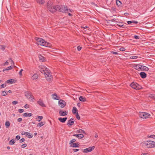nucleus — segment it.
Instances as JSON below:
<instances>
[{
  "label": "nucleus",
  "mask_w": 155,
  "mask_h": 155,
  "mask_svg": "<svg viewBox=\"0 0 155 155\" xmlns=\"http://www.w3.org/2000/svg\"><path fill=\"white\" fill-rule=\"evenodd\" d=\"M39 68L41 73L44 74L45 77L48 81H49L52 78V76L48 68L44 66H41L39 67Z\"/></svg>",
  "instance_id": "1"
},
{
  "label": "nucleus",
  "mask_w": 155,
  "mask_h": 155,
  "mask_svg": "<svg viewBox=\"0 0 155 155\" xmlns=\"http://www.w3.org/2000/svg\"><path fill=\"white\" fill-rule=\"evenodd\" d=\"M51 3V1H49L47 3V8L48 11L53 13L57 11V5L54 6Z\"/></svg>",
  "instance_id": "2"
},
{
  "label": "nucleus",
  "mask_w": 155,
  "mask_h": 155,
  "mask_svg": "<svg viewBox=\"0 0 155 155\" xmlns=\"http://www.w3.org/2000/svg\"><path fill=\"white\" fill-rule=\"evenodd\" d=\"M143 145L148 148H152L155 147V142L151 140H147L143 142Z\"/></svg>",
  "instance_id": "3"
},
{
  "label": "nucleus",
  "mask_w": 155,
  "mask_h": 155,
  "mask_svg": "<svg viewBox=\"0 0 155 155\" xmlns=\"http://www.w3.org/2000/svg\"><path fill=\"white\" fill-rule=\"evenodd\" d=\"M35 39L37 41V44L38 45L44 46H47L48 45V43L42 38H36Z\"/></svg>",
  "instance_id": "4"
},
{
  "label": "nucleus",
  "mask_w": 155,
  "mask_h": 155,
  "mask_svg": "<svg viewBox=\"0 0 155 155\" xmlns=\"http://www.w3.org/2000/svg\"><path fill=\"white\" fill-rule=\"evenodd\" d=\"M134 68L138 71H147L149 70V68L143 65H140L139 64H136L134 65Z\"/></svg>",
  "instance_id": "5"
},
{
  "label": "nucleus",
  "mask_w": 155,
  "mask_h": 155,
  "mask_svg": "<svg viewBox=\"0 0 155 155\" xmlns=\"http://www.w3.org/2000/svg\"><path fill=\"white\" fill-rule=\"evenodd\" d=\"M57 11L63 13H67L68 11L67 6L62 5H57Z\"/></svg>",
  "instance_id": "6"
},
{
  "label": "nucleus",
  "mask_w": 155,
  "mask_h": 155,
  "mask_svg": "<svg viewBox=\"0 0 155 155\" xmlns=\"http://www.w3.org/2000/svg\"><path fill=\"white\" fill-rule=\"evenodd\" d=\"M139 115L140 117L143 119L149 118L150 116L149 114L144 112H140Z\"/></svg>",
  "instance_id": "7"
},
{
  "label": "nucleus",
  "mask_w": 155,
  "mask_h": 155,
  "mask_svg": "<svg viewBox=\"0 0 155 155\" xmlns=\"http://www.w3.org/2000/svg\"><path fill=\"white\" fill-rule=\"evenodd\" d=\"M130 86L136 90H139L141 88L140 85L136 82H133L130 84Z\"/></svg>",
  "instance_id": "8"
},
{
  "label": "nucleus",
  "mask_w": 155,
  "mask_h": 155,
  "mask_svg": "<svg viewBox=\"0 0 155 155\" xmlns=\"http://www.w3.org/2000/svg\"><path fill=\"white\" fill-rule=\"evenodd\" d=\"M25 96L28 99H30V101H33L35 100L34 96L31 94V93L30 92H27L25 93Z\"/></svg>",
  "instance_id": "9"
},
{
  "label": "nucleus",
  "mask_w": 155,
  "mask_h": 155,
  "mask_svg": "<svg viewBox=\"0 0 155 155\" xmlns=\"http://www.w3.org/2000/svg\"><path fill=\"white\" fill-rule=\"evenodd\" d=\"M58 104L59 106L61 108L64 107L66 105V102L61 99L60 100L58 101Z\"/></svg>",
  "instance_id": "10"
},
{
  "label": "nucleus",
  "mask_w": 155,
  "mask_h": 155,
  "mask_svg": "<svg viewBox=\"0 0 155 155\" xmlns=\"http://www.w3.org/2000/svg\"><path fill=\"white\" fill-rule=\"evenodd\" d=\"M95 148L94 146L89 147L88 148L84 149L83 150V152L84 153H87L89 152H91Z\"/></svg>",
  "instance_id": "11"
},
{
  "label": "nucleus",
  "mask_w": 155,
  "mask_h": 155,
  "mask_svg": "<svg viewBox=\"0 0 155 155\" xmlns=\"http://www.w3.org/2000/svg\"><path fill=\"white\" fill-rule=\"evenodd\" d=\"M37 103L40 106L42 107H46V105L45 104L44 101L41 99H40L37 102Z\"/></svg>",
  "instance_id": "12"
},
{
  "label": "nucleus",
  "mask_w": 155,
  "mask_h": 155,
  "mask_svg": "<svg viewBox=\"0 0 155 155\" xmlns=\"http://www.w3.org/2000/svg\"><path fill=\"white\" fill-rule=\"evenodd\" d=\"M68 111H64L61 110L59 111V114L61 116H65L68 114Z\"/></svg>",
  "instance_id": "13"
},
{
  "label": "nucleus",
  "mask_w": 155,
  "mask_h": 155,
  "mask_svg": "<svg viewBox=\"0 0 155 155\" xmlns=\"http://www.w3.org/2000/svg\"><path fill=\"white\" fill-rule=\"evenodd\" d=\"M74 119L71 118L68 121V123L67 124V125L68 126H71L74 124Z\"/></svg>",
  "instance_id": "14"
},
{
  "label": "nucleus",
  "mask_w": 155,
  "mask_h": 155,
  "mask_svg": "<svg viewBox=\"0 0 155 155\" xmlns=\"http://www.w3.org/2000/svg\"><path fill=\"white\" fill-rule=\"evenodd\" d=\"M73 136L76 137L79 139H81L84 137V135L82 134H75L73 135Z\"/></svg>",
  "instance_id": "15"
},
{
  "label": "nucleus",
  "mask_w": 155,
  "mask_h": 155,
  "mask_svg": "<svg viewBox=\"0 0 155 155\" xmlns=\"http://www.w3.org/2000/svg\"><path fill=\"white\" fill-rule=\"evenodd\" d=\"M38 58H39V60L41 62H44L46 61L45 58L41 54L38 55Z\"/></svg>",
  "instance_id": "16"
},
{
  "label": "nucleus",
  "mask_w": 155,
  "mask_h": 155,
  "mask_svg": "<svg viewBox=\"0 0 155 155\" xmlns=\"http://www.w3.org/2000/svg\"><path fill=\"white\" fill-rule=\"evenodd\" d=\"M53 98L54 100H59L60 99V97L57 96L56 94H52Z\"/></svg>",
  "instance_id": "17"
},
{
  "label": "nucleus",
  "mask_w": 155,
  "mask_h": 155,
  "mask_svg": "<svg viewBox=\"0 0 155 155\" xmlns=\"http://www.w3.org/2000/svg\"><path fill=\"white\" fill-rule=\"evenodd\" d=\"M67 118L66 117L62 118L61 117H59L58 118V120L61 123H64L66 120Z\"/></svg>",
  "instance_id": "18"
},
{
  "label": "nucleus",
  "mask_w": 155,
  "mask_h": 155,
  "mask_svg": "<svg viewBox=\"0 0 155 155\" xmlns=\"http://www.w3.org/2000/svg\"><path fill=\"white\" fill-rule=\"evenodd\" d=\"M140 75L142 78H144L147 77V74L144 72H141L140 73Z\"/></svg>",
  "instance_id": "19"
},
{
  "label": "nucleus",
  "mask_w": 155,
  "mask_h": 155,
  "mask_svg": "<svg viewBox=\"0 0 155 155\" xmlns=\"http://www.w3.org/2000/svg\"><path fill=\"white\" fill-rule=\"evenodd\" d=\"M71 146L73 147H79V143H73Z\"/></svg>",
  "instance_id": "20"
},
{
  "label": "nucleus",
  "mask_w": 155,
  "mask_h": 155,
  "mask_svg": "<svg viewBox=\"0 0 155 155\" xmlns=\"http://www.w3.org/2000/svg\"><path fill=\"white\" fill-rule=\"evenodd\" d=\"M32 113H25L23 114V116L24 117H30L32 115Z\"/></svg>",
  "instance_id": "21"
},
{
  "label": "nucleus",
  "mask_w": 155,
  "mask_h": 155,
  "mask_svg": "<svg viewBox=\"0 0 155 155\" xmlns=\"http://www.w3.org/2000/svg\"><path fill=\"white\" fill-rule=\"evenodd\" d=\"M79 100L82 102L86 101V98L82 96H80L79 98Z\"/></svg>",
  "instance_id": "22"
},
{
  "label": "nucleus",
  "mask_w": 155,
  "mask_h": 155,
  "mask_svg": "<svg viewBox=\"0 0 155 155\" xmlns=\"http://www.w3.org/2000/svg\"><path fill=\"white\" fill-rule=\"evenodd\" d=\"M38 75L36 74H35L32 76L31 79L34 80L37 79L38 78Z\"/></svg>",
  "instance_id": "23"
},
{
  "label": "nucleus",
  "mask_w": 155,
  "mask_h": 155,
  "mask_svg": "<svg viewBox=\"0 0 155 155\" xmlns=\"http://www.w3.org/2000/svg\"><path fill=\"white\" fill-rule=\"evenodd\" d=\"M38 3L41 4H43L45 3V0H35Z\"/></svg>",
  "instance_id": "24"
},
{
  "label": "nucleus",
  "mask_w": 155,
  "mask_h": 155,
  "mask_svg": "<svg viewBox=\"0 0 155 155\" xmlns=\"http://www.w3.org/2000/svg\"><path fill=\"white\" fill-rule=\"evenodd\" d=\"M78 112V110L75 107H74L72 109V113L73 114H75Z\"/></svg>",
  "instance_id": "25"
},
{
  "label": "nucleus",
  "mask_w": 155,
  "mask_h": 155,
  "mask_svg": "<svg viewBox=\"0 0 155 155\" xmlns=\"http://www.w3.org/2000/svg\"><path fill=\"white\" fill-rule=\"evenodd\" d=\"M8 94V92L6 91H4L1 92V94L2 96H5Z\"/></svg>",
  "instance_id": "26"
},
{
  "label": "nucleus",
  "mask_w": 155,
  "mask_h": 155,
  "mask_svg": "<svg viewBox=\"0 0 155 155\" xmlns=\"http://www.w3.org/2000/svg\"><path fill=\"white\" fill-rule=\"evenodd\" d=\"M45 122H40L39 123H38V125H37V127L39 126V127H41V126H43L45 124Z\"/></svg>",
  "instance_id": "27"
},
{
  "label": "nucleus",
  "mask_w": 155,
  "mask_h": 155,
  "mask_svg": "<svg viewBox=\"0 0 155 155\" xmlns=\"http://www.w3.org/2000/svg\"><path fill=\"white\" fill-rule=\"evenodd\" d=\"M43 118V117L42 116H38L36 118V119L37 121L40 122V121Z\"/></svg>",
  "instance_id": "28"
},
{
  "label": "nucleus",
  "mask_w": 155,
  "mask_h": 155,
  "mask_svg": "<svg viewBox=\"0 0 155 155\" xmlns=\"http://www.w3.org/2000/svg\"><path fill=\"white\" fill-rule=\"evenodd\" d=\"M14 80L13 79H11L9 80H8L7 81H5V83H8V84H12L14 82L13 81V80Z\"/></svg>",
  "instance_id": "29"
},
{
  "label": "nucleus",
  "mask_w": 155,
  "mask_h": 155,
  "mask_svg": "<svg viewBox=\"0 0 155 155\" xmlns=\"http://www.w3.org/2000/svg\"><path fill=\"white\" fill-rule=\"evenodd\" d=\"M13 68V67L12 66H10L9 67H7L6 68L4 69L3 70V71H8L9 70H12Z\"/></svg>",
  "instance_id": "30"
},
{
  "label": "nucleus",
  "mask_w": 155,
  "mask_h": 155,
  "mask_svg": "<svg viewBox=\"0 0 155 155\" xmlns=\"http://www.w3.org/2000/svg\"><path fill=\"white\" fill-rule=\"evenodd\" d=\"M77 132L80 133H84L86 134L85 131L81 129H80L77 131Z\"/></svg>",
  "instance_id": "31"
},
{
  "label": "nucleus",
  "mask_w": 155,
  "mask_h": 155,
  "mask_svg": "<svg viewBox=\"0 0 155 155\" xmlns=\"http://www.w3.org/2000/svg\"><path fill=\"white\" fill-rule=\"evenodd\" d=\"M10 122L8 121H6L5 123V126L6 128H8L10 126Z\"/></svg>",
  "instance_id": "32"
},
{
  "label": "nucleus",
  "mask_w": 155,
  "mask_h": 155,
  "mask_svg": "<svg viewBox=\"0 0 155 155\" xmlns=\"http://www.w3.org/2000/svg\"><path fill=\"white\" fill-rule=\"evenodd\" d=\"M118 23V24H117V25L120 28H124L123 26L124 25V24L120 22H117Z\"/></svg>",
  "instance_id": "33"
},
{
  "label": "nucleus",
  "mask_w": 155,
  "mask_h": 155,
  "mask_svg": "<svg viewBox=\"0 0 155 155\" xmlns=\"http://www.w3.org/2000/svg\"><path fill=\"white\" fill-rule=\"evenodd\" d=\"M15 143V140L13 139L11 140L9 143L10 145H12L13 144Z\"/></svg>",
  "instance_id": "34"
},
{
  "label": "nucleus",
  "mask_w": 155,
  "mask_h": 155,
  "mask_svg": "<svg viewBox=\"0 0 155 155\" xmlns=\"http://www.w3.org/2000/svg\"><path fill=\"white\" fill-rule=\"evenodd\" d=\"M148 138H151L153 139H155V135H154L153 134L150 135H147V136Z\"/></svg>",
  "instance_id": "35"
},
{
  "label": "nucleus",
  "mask_w": 155,
  "mask_h": 155,
  "mask_svg": "<svg viewBox=\"0 0 155 155\" xmlns=\"http://www.w3.org/2000/svg\"><path fill=\"white\" fill-rule=\"evenodd\" d=\"M76 114V117L77 118V119H78V120H80V117L79 116V114L78 113V112H77V113H76V114Z\"/></svg>",
  "instance_id": "36"
},
{
  "label": "nucleus",
  "mask_w": 155,
  "mask_h": 155,
  "mask_svg": "<svg viewBox=\"0 0 155 155\" xmlns=\"http://www.w3.org/2000/svg\"><path fill=\"white\" fill-rule=\"evenodd\" d=\"M149 97L153 99H154L155 97V94H150Z\"/></svg>",
  "instance_id": "37"
},
{
  "label": "nucleus",
  "mask_w": 155,
  "mask_h": 155,
  "mask_svg": "<svg viewBox=\"0 0 155 155\" xmlns=\"http://www.w3.org/2000/svg\"><path fill=\"white\" fill-rule=\"evenodd\" d=\"M116 2L117 5L118 6H120L121 4V2L119 0H117Z\"/></svg>",
  "instance_id": "38"
},
{
  "label": "nucleus",
  "mask_w": 155,
  "mask_h": 155,
  "mask_svg": "<svg viewBox=\"0 0 155 155\" xmlns=\"http://www.w3.org/2000/svg\"><path fill=\"white\" fill-rule=\"evenodd\" d=\"M6 85L5 84H2L0 86V88H2L6 87Z\"/></svg>",
  "instance_id": "39"
},
{
  "label": "nucleus",
  "mask_w": 155,
  "mask_h": 155,
  "mask_svg": "<svg viewBox=\"0 0 155 155\" xmlns=\"http://www.w3.org/2000/svg\"><path fill=\"white\" fill-rule=\"evenodd\" d=\"M0 46L1 47V49H2V50L4 51L5 48V47L4 45H0Z\"/></svg>",
  "instance_id": "40"
},
{
  "label": "nucleus",
  "mask_w": 155,
  "mask_h": 155,
  "mask_svg": "<svg viewBox=\"0 0 155 155\" xmlns=\"http://www.w3.org/2000/svg\"><path fill=\"white\" fill-rule=\"evenodd\" d=\"M76 141V140L75 139H72L70 141V144L71 143L72 144L74 142Z\"/></svg>",
  "instance_id": "41"
},
{
  "label": "nucleus",
  "mask_w": 155,
  "mask_h": 155,
  "mask_svg": "<svg viewBox=\"0 0 155 155\" xmlns=\"http://www.w3.org/2000/svg\"><path fill=\"white\" fill-rule=\"evenodd\" d=\"M23 71V69H21L20 70V71L19 72V74L21 76H22V72Z\"/></svg>",
  "instance_id": "42"
},
{
  "label": "nucleus",
  "mask_w": 155,
  "mask_h": 155,
  "mask_svg": "<svg viewBox=\"0 0 155 155\" xmlns=\"http://www.w3.org/2000/svg\"><path fill=\"white\" fill-rule=\"evenodd\" d=\"M27 146V144L26 143H25L22 145L21 146V148H24L26 147Z\"/></svg>",
  "instance_id": "43"
},
{
  "label": "nucleus",
  "mask_w": 155,
  "mask_h": 155,
  "mask_svg": "<svg viewBox=\"0 0 155 155\" xmlns=\"http://www.w3.org/2000/svg\"><path fill=\"white\" fill-rule=\"evenodd\" d=\"M27 137L29 138H31L33 137V135L29 133V134L27 135Z\"/></svg>",
  "instance_id": "44"
},
{
  "label": "nucleus",
  "mask_w": 155,
  "mask_h": 155,
  "mask_svg": "<svg viewBox=\"0 0 155 155\" xmlns=\"http://www.w3.org/2000/svg\"><path fill=\"white\" fill-rule=\"evenodd\" d=\"M138 58V57L137 56H131L130 57V59H137Z\"/></svg>",
  "instance_id": "45"
},
{
  "label": "nucleus",
  "mask_w": 155,
  "mask_h": 155,
  "mask_svg": "<svg viewBox=\"0 0 155 155\" xmlns=\"http://www.w3.org/2000/svg\"><path fill=\"white\" fill-rule=\"evenodd\" d=\"M126 49L124 48L121 47L119 49V50L121 51H124Z\"/></svg>",
  "instance_id": "46"
},
{
  "label": "nucleus",
  "mask_w": 155,
  "mask_h": 155,
  "mask_svg": "<svg viewBox=\"0 0 155 155\" xmlns=\"http://www.w3.org/2000/svg\"><path fill=\"white\" fill-rule=\"evenodd\" d=\"M18 112L20 113H22L24 112L23 109H19L18 110Z\"/></svg>",
  "instance_id": "47"
},
{
  "label": "nucleus",
  "mask_w": 155,
  "mask_h": 155,
  "mask_svg": "<svg viewBox=\"0 0 155 155\" xmlns=\"http://www.w3.org/2000/svg\"><path fill=\"white\" fill-rule=\"evenodd\" d=\"M24 107L26 109L28 108L29 107V106L28 104H26L24 106Z\"/></svg>",
  "instance_id": "48"
},
{
  "label": "nucleus",
  "mask_w": 155,
  "mask_h": 155,
  "mask_svg": "<svg viewBox=\"0 0 155 155\" xmlns=\"http://www.w3.org/2000/svg\"><path fill=\"white\" fill-rule=\"evenodd\" d=\"M134 38L136 39H138L140 38V37L137 35H135L134 36Z\"/></svg>",
  "instance_id": "49"
},
{
  "label": "nucleus",
  "mask_w": 155,
  "mask_h": 155,
  "mask_svg": "<svg viewBox=\"0 0 155 155\" xmlns=\"http://www.w3.org/2000/svg\"><path fill=\"white\" fill-rule=\"evenodd\" d=\"M18 103V102L17 101H14L12 102V104L13 105L16 104Z\"/></svg>",
  "instance_id": "50"
},
{
  "label": "nucleus",
  "mask_w": 155,
  "mask_h": 155,
  "mask_svg": "<svg viewBox=\"0 0 155 155\" xmlns=\"http://www.w3.org/2000/svg\"><path fill=\"white\" fill-rule=\"evenodd\" d=\"M25 140V139L24 138H21V140H20V143H22Z\"/></svg>",
  "instance_id": "51"
},
{
  "label": "nucleus",
  "mask_w": 155,
  "mask_h": 155,
  "mask_svg": "<svg viewBox=\"0 0 155 155\" xmlns=\"http://www.w3.org/2000/svg\"><path fill=\"white\" fill-rule=\"evenodd\" d=\"M131 22H132V23H134L135 24H137L138 23L137 21H134V20L132 21Z\"/></svg>",
  "instance_id": "52"
},
{
  "label": "nucleus",
  "mask_w": 155,
  "mask_h": 155,
  "mask_svg": "<svg viewBox=\"0 0 155 155\" xmlns=\"http://www.w3.org/2000/svg\"><path fill=\"white\" fill-rule=\"evenodd\" d=\"M8 61H7L5 62L4 64V66H5V65H8Z\"/></svg>",
  "instance_id": "53"
},
{
  "label": "nucleus",
  "mask_w": 155,
  "mask_h": 155,
  "mask_svg": "<svg viewBox=\"0 0 155 155\" xmlns=\"http://www.w3.org/2000/svg\"><path fill=\"white\" fill-rule=\"evenodd\" d=\"M81 48H82L80 46H78L77 47V50L78 51H80V50H81Z\"/></svg>",
  "instance_id": "54"
},
{
  "label": "nucleus",
  "mask_w": 155,
  "mask_h": 155,
  "mask_svg": "<svg viewBox=\"0 0 155 155\" xmlns=\"http://www.w3.org/2000/svg\"><path fill=\"white\" fill-rule=\"evenodd\" d=\"M79 150L78 149H73V151L74 152H76L77 151H79Z\"/></svg>",
  "instance_id": "55"
},
{
  "label": "nucleus",
  "mask_w": 155,
  "mask_h": 155,
  "mask_svg": "<svg viewBox=\"0 0 155 155\" xmlns=\"http://www.w3.org/2000/svg\"><path fill=\"white\" fill-rule=\"evenodd\" d=\"M22 118H18V120H17V121L18 122H20L22 120Z\"/></svg>",
  "instance_id": "56"
},
{
  "label": "nucleus",
  "mask_w": 155,
  "mask_h": 155,
  "mask_svg": "<svg viewBox=\"0 0 155 155\" xmlns=\"http://www.w3.org/2000/svg\"><path fill=\"white\" fill-rule=\"evenodd\" d=\"M111 52L114 54H118L117 52L113 51H111Z\"/></svg>",
  "instance_id": "57"
},
{
  "label": "nucleus",
  "mask_w": 155,
  "mask_h": 155,
  "mask_svg": "<svg viewBox=\"0 0 155 155\" xmlns=\"http://www.w3.org/2000/svg\"><path fill=\"white\" fill-rule=\"evenodd\" d=\"M116 21V19L115 18L112 19L111 20V21L113 22H117V21Z\"/></svg>",
  "instance_id": "58"
},
{
  "label": "nucleus",
  "mask_w": 155,
  "mask_h": 155,
  "mask_svg": "<svg viewBox=\"0 0 155 155\" xmlns=\"http://www.w3.org/2000/svg\"><path fill=\"white\" fill-rule=\"evenodd\" d=\"M20 138V137L19 135H17L16 137V139L17 140H19Z\"/></svg>",
  "instance_id": "59"
},
{
  "label": "nucleus",
  "mask_w": 155,
  "mask_h": 155,
  "mask_svg": "<svg viewBox=\"0 0 155 155\" xmlns=\"http://www.w3.org/2000/svg\"><path fill=\"white\" fill-rule=\"evenodd\" d=\"M9 60H11V61L12 62V64H13V65L14 64V61L11 59V58H10Z\"/></svg>",
  "instance_id": "60"
},
{
  "label": "nucleus",
  "mask_w": 155,
  "mask_h": 155,
  "mask_svg": "<svg viewBox=\"0 0 155 155\" xmlns=\"http://www.w3.org/2000/svg\"><path fill=\"white\" fill-rule=\"evenodd\" d=\"M25 133L26 132H25L24 131H22L21 132V134L23 135H25Z\"/></svg>",
  "instance_id": "61"
},
{
  "label": "nucleus",
  "mask_w": 155,
  "mask_h": 155,
  "mask_svg": "<svg viewBox=\"0 0 155 155\" xmlns=\"http://www.w3.org/2000/svg\"><path fill=\"white\" fill-rule=\"evenodd\" d=\"M127 23L129 25L131 24L132 23V22H131V21H127Z\"/></svg>",
  "instance_id": "62"
},
{
  "label": "nucleus",
  "mask_w": 155,
  "mask_h": 155,
  "mask_svg": "<svg viewBox=\"0 0 155 155\" xmlns=\"http://www.w3.org/2000/svg\"><path fill=\"white\" fill-rule=\"evenodd\" d=\"M81 28H83L84 29H85L87 28H88V27L87 26H86L85 27H84V26H81Z\"/></svg>",
  "instance_id": "63"
},
{
  "label": "nucleus",
  "mask_w": 155,
  "mask_h": 155,
  "mask_svg": "<svg viewBox=\"0 0 155 155\" xmlns=\"http://www.w3.org/2000/svg\"><path fill=\"white\" fill-rule=\"evenodd\" d=\"M80 104L79 103H78L77 104V106H78L79 107H80Z\"/></svg>",
  "instance_id": "64"
}]
</instances>
